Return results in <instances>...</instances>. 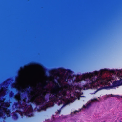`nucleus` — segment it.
<instances>
[{
    "instance_id": "obj_5",
    "label": "nucleus",
    "mask_w": 122,
    "mask_h": 122,
    "mask_svg": "<svg viewBox=\"0 0 122 122\" xmlns=\"http://www.w3.org/2000/svg\"><path fill=\"white\" fill-rule=\"evenodd\" d=\"M1 106H0V109L2 110V111H4L6 112L7 114H8L9 111L7 109L10 105L9 103H5L4 101V100H1L0 101V103Z\"/></svg>"
},
{
    "instance_id": "obj_6",
    "label": "nucleus",
    "mask_w": 122,
    "mask_h": 122,
    "mask_svg": "<svg viewBox=\"0 0 122 122\" xmlns=\"http://www.w3.org/2000/svg\"><path fill=\"white\" fill-rule=\"evenodd\" d=\"M31 101H32L36 102L39 98L38 94L35 92L32 93L31 94Z\"/></svg>"
},
{
    "instance_id": "obj_1",
    "label": "nucleus",
    "mask_w": 122,
    "mask_h": 122,
    "mask_svg": "<svg viewBox=\"0 0 122 122\" xmlns=\"http://www.w3.org/2000/svg\"><path fill=\"white\" fill-rule=\"evenodd\" d=\"M104 70H102L99 72L95 71L93 73L87 74L83 76H79L76 78L77 81H79L82 80H85L88 78L90 80V86L94 87L95 86L98 85V83H100L103 84L108 85V87H110L111 84L110 81L114 78L112 76L109 78H102L100 76L102 74L106 72Z\"/></svg>"
},
{
    "instance_id": "obj_9",
    "label": "nucleus",
    "mask_w": 122,
    "mask_h": 122,
    "mask_svg": "<svg viewBox=\"0 0 122 122\" xmlns=\"http://www.w3.org/2000/svg\"><path fill=\"white\" fill-rule=\"evenodd\" d=\"M5 89H2L0 92V96L3 95L5 93Z\"/></svg>"
},
{
    "instance_id": "obj_4",
    "label": "nucleus",
    "mask_w": 122,
    "mask_h": 122,
    "mask_svg": "<svg viewBox=\"0 0 122 122\" xmlns=\"http://www.w3.org/2000/svg\"><path fill=\"white\" fill-rule=\"evenodd\" d=\"M66 92L63 89L59 90H56L54 91L52 94L57 97L59 98L60 99H63L62 97L65 95Z\"/></svg>"
},
{
    "instance_id": "obj_14",
    "label": "nucleus",
    "mask_w": 122,
    "mask_h": 122,
    "mask_svg": "<svg viewBox=\"0 0 122 122\" xmlns=\"http://www.w3.org/2000/svg\"><path fill=\"white\" fill-rule=\"evenodd\" d=\"M71 97H72V99L74 100L75 98H76L75 96V97H72V96H71Z\"/></svg>"
},
{
    "instance_id": "obj_3",
    "label": "nucleus",
    "mask_w": 122,
    "mask_h": 122,
    "mask_svg": "<svg viewBox=\"0 0 122 122\" xmlns=\"http://www.w3.org/2000/svg\"><path fill=\"white\" fill-rule=\"evenodd\" d=\"M111 75L113 74L114 75L117 74V78L118 80H117L116 84L115 86L119 85L122 84V69L119 70H112L111 71Z\"/></svg>"
},
{
    "instance_id": "obj_10",
    "label": "nucleus",
    "mask_w": 122,
    "mask_h": 122,
    "mask_svg": "<svg viewBox=\"0 0 122 122\" xmlns=\"http://www.w3.org/2000/svg\"><path fill=\"white\" fill-rule=\"evenodd\" d=\"M15 98L17 100H19L20 99V95L19 94L16 96L15 97Z\"/></svg>"
},
{
    "instance_id": "obj_13",
    "label": "nucleus",
    "mask_w": 122,
    "mask_h": 122,
    "mask_svg": "<svg viewBox=\"0 0 122 122\" xmlns=\"http://www.w3.org/2000/svg\"><path fill=\"white\" fill-rule=\"evenodd\" d=\"M22 106L23 107H25V108H26V106L24 104L23 105V106Z\"/></svg>"
},
{
    "instance_id": "obj_2",
    "label": "nucleus",
    "mask_w": 122,
    "mask_h": 122,
    "mask_svg": "<svg viewBox=\"0 0 122 122\" xmlns=\"http://www.w3.org/2000/svg\"><path fill=\"white\" fill-rule=\"evenodd\" d=\"M24 75V71H22L20 73V76L17 80L16 83L13 85V86L17 88L22 92L25 90L27 86V84L24 82L23 76Z\"/></svg>"
},
{
    "instance_id": "obj_7",
    "label": "nucleus",
    "mask_w": 122,
    "mask_h": 122,
    "mask_svg": "<svg viewBox=\"0 0 122 122\" xmlns=\"http://www.w3.org/2000/svg\"><path fill=\"white\" fill-rule=\"evenodd\" d=\"M97 101V100L96 99H94L92 100L91 101L88 102L86 105L83 106V108L85 109H88L90 107L92 102H95Z\"/></svg>"
},
{
    "instance_id": "obj_12",
    "label": "nucleus",
    "mask_w": 122,
    "mask_h": 122,
    "mask_svg": "<svg viewBox=\"0 0 122 122\" xmlns=\"http://www.w3.org/2000/svg\"><path fill=\"white\" fill-rule=\"evenodd\" d=\"M114 97L118 98H119L120 97L122 98V96H121L118 95H116L114 96Z\"/></svg>"
},
{
    "instance_id": "obj_11",
    "label": "nucleus",
    "mask_w": 122,
    "mask_h": 122,
    "mask_svg": "<svg viewBox=\"0 0 122 122\" xmlns=\"http://www.w3.org/2000/svg\"><path fill=\"white\" fill-rule=\"evenodd\" d=\"M77 112H78L77 111L72 112L71 113V115H73L74 114H76Z\"/></svg>"
},
{
    "instance_id": "obj_8",
    "label": "nucleus",
    "mask_w": 122,
    "mask_h": 122,
    "mask_svg": "<svg viewBox=\"0 0 122 122\" xmlns=\"http://www.w3.org/2000/svg\"><path fill=\"white\" fill-rule=\"evenodd\" d=\"M97 101V100L96 99H94L92 100L91 101L88 102L86 105L83 106V108L85 109H88L90 107L92 102H95Z\"/></svg>"
}]
</instances>
